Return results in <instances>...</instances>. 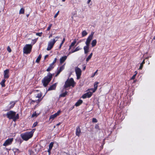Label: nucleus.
<instances>
[{
    "instance_id": "38",
    "label": "nucleus",
    "mask_w": 155,
    "mask_h": 155,
    "mask_svg": "<svg viewBox=\"0 0 155 155\" xmlns=\"http://www.w3.org/2000/svg\"><path fill=\"white\" fill-rule=\"evenodd\" d=\"M94 128L96 129H98V130L100 129L99 127V126L98 124H96V125L95 126Z\"/></svg>"
},
{
    "instance_id": "9",
    "label": "nucleus",
    "mask_w": 155,
    "mask_h": 155,
    "mask_svg": "<svg viewBox=\"0 0 155 155\" xmlns=\"http://www.w3.org/2000/svg\"><path fill=\"white\" fill-rule=\"evenodd\" d=\"M77 79H79L81 74V69L78 67H77L75 69Z\"/></svg>"
},
{
    "instance_id": "46",
    "label": "nucleus",
    "mask_w": 155,
    "mask_h": 155,
    "mask_svg": "<svg viewBox=\"0 0 155 155\" xmlns=\"http://www.w3.org/2000/svg\"><path fill=\"white\" fill-rule=\"evenodd\" d=\"M48 55H45L44 57V59H45L48 57Z\"/></svg>"
},
{
    "instance_id": "26",
    "label": "nucleus",
    "mask_w": 155,
    "mask_h": 155,
    "mask_svg": "<svg viewBox=\"0 0 155 155\" xmlns=\"http://www.w3.org/2000/svg\"><path fill=\"white\" fill-rule=\"evenodd\" d=\"M41 54H40L38 56V57L37 58L36 60V62L37 63H38L39 62V61L41 59Z\"/></svg>"
},
{
    "instance_id": "21",
    "label": "nucleus",
    "mask_w": 155,
    "mask_h": 155,
    "mask_svg": "<svg viewBox=\"0 0 155 155\" xmlns=\"http://www.w3.org/2000/svg\"><path fill=\"white\" fill-rule=\"evenodd\" d=\"M54 65L51 64L49 67L47 69L46 71H47L49 72L51 71L52 69L54 68Z\"/></svg>"
},
{
    "instance_id": "59",
    "label": "nucleus",
    "mask_w": 155,
    "mask_h": 155,
    "mask_svg": "<svg viewBox=\"0 0 155 155\" xmlns=\"http://www.w3.org/2000/svg\"><path fill=\"white\" fill-rule=\"evenodd\" d=\"M29 16V14H27V15H26V16H27V17H28V16Z\"/></svg>"
},
{
    "instance_id": "50",
    "label": "nucleus",
    "mask_w": 155,
    "mask_h": 155,
    "mask_svg": "<svg viewBox=\"0 0 155 155\" xmlns=\"http://www.w3.org/2000/svg\"><path fill=\"white\" fill-rule=\"evenodd\" d=\"M98 71V70H96V71L94 73V74L95 75L97 73V72Z\"/></svg>"
},
{
    "instance_id": "31",
    "label": "nucleus",
    "mask_w": 155,
    "mask_h": 155,
    "mask_svg": "<svg viewBox=\"0 0 155 155\" xmlns=\"http://www.w3.org/2000/svg\"><path fill=\"white\" fill-rule=\"evenodd\" d=\"M54 142H51L49 144V150H51L53 146Z\"/></svg>"
},
{
    "instance_id": "16",
    "label": "nucleus",
    "mask_w": 155,
    "mask_h": 155,
    "mask_svg": "<svg viewBox=\"0 0 155 155\" xmlns=\"http://www.w3.org/2000/svg\"><path fill=\"white\" fill-rule=\"evenodd\" d=\"M56 83H55L53 84L50 87L48 88V91L55 90L56 88Z\"/></svg>"
},
{
    "instance_id": "22",
    "label": "nucleus",
    "mask_w": 155,
    "mask_h": 155,
    "mask_svg": "<svg viewBox=\"0 0 155 155\" xmlns=\"http://www.w3.org/2000/svg\"><path fill=\"white\" fill-rule=\"evenodd\" d=\"M76 43V40L75 39L73 42L71 43V45L69 46V48L68 50H70L71 48L75 45Z\"/></svg>"
},
{
    "instance_id": "4",
    "label": "nucleus",
    "mask_w": 155,
    "mask_h": 155,
    "mask_svg": "<svg viewBox=\"0 0 155 155\" xmlns=\"http://www.w3.org/2000/svg\"><path fill=\"white\" fill-rule=\"evenodd\" d=\"M75 83L74 82L73 78H68L65 82L64 85L63 86L64 88H67L71 86L74 87L75 86Z\"/></svg>"
},
{
    "instance_id": "62",
    "label": "nucleus",
    "mask_w": 155,
    "mask_h": 155,
    "mask_svg": "<svg viewBox=\"0 0 155 155\" xmlns=\"http://www.w3.org/2000/svg\"><path fill=\"white\" fill-rule=\"evenodd\" d=\"M32 41H33V42H34V41H35V40L34 39V40H32Z\"/></svg>"
},
{
    "instance_id": "44",
    "label": "nucleus",
    "mask_w": 155,
    "mask_h": 155,
    "mask_svg": "<svg viewBox=\"0 0 155 155\" xmlns=\"http://www.w3.org/2000/svg\"><path fill=\"white\" fill-rule=\"evenodd\" d=\"M136 75L135 74H134V75L132 76V77L131 78V80H134V79L135 78V77L136 76Z\"/></svg>"
},
{
    "instance_id": "63",
    "label": "nucleus",
    "mask_w": 155,
    "mask_h": 155,
    "mask_svg": "<svg viewBox=\"0 0 155 155\" xmlns=\"http://www.w3.org/2000/svg\"><path fill=\"white\" fill-rule=\"evenodd\" d=\"M28 151H29V152H30V151H31V150H28Z\"/></svg>"
},
{
    "instance_id": "27",
    "label": "nucleus",
    "mask_w": 155,
    "mask_h": 155,
    "mask_svg": "<svg viewBox=\"0 0 155 155\" xmlns=\"http://www.w3.org/2000/svg\"><path fill=\"white\" fill-rule=\"evenodd\" d=\"M93 55L92 53H91L90 54V55L86 59V61L87 62L91 58L92 56Z\"/></svg>"
},
{
    "instance_id": "57",
    "label": "nucleus",
    "mask_w": 155,
    "mask_h": 155,
    "mask_svg": "<svg viewBox=\"0 0 155 155\" xmlns=\"http://www.w3.org/2000/svg\"><path fill=\"white\" fill-rule=\"evenodd\" d=\"M95 75L94 74H93L91 76V77H93Z\"/></svg>"
},
{
    "instance_id": "35",
    "label": "nucleus",
    "mask_w": 155,
    "mask_h": 155,
    "mask_svg": "<svg viewBox=\"0 0 155 155\" xmlns=\"http://www.w3.org/2000/svg\"><path fill=\"white\" fill-rule=\"evenodd\" d=\"M52 24H50L49 26L48 27V28L47 29V31H49L50 30L51 28V27H52Z\"/></svg>"
},
{
    "instance_id": "12",
    "label": "nucleus",
    "mask_w": 155,
    "mask_h": 155,
    "mask_svg": "<svg viewBox=\"0 0 155 155\" xmlns=\"http://www.w3.org/2000/svg\"><path fill=\"white\" fill-rule=\"evenodd\" d=\"M9 69H7L4 71V78L5 79H8L9 77Z\"/></svg>"
},
{
    "instance_id": "53",
    "label": "nucleus",
    "mask_w": 155,
    "mask_h": 155,
    "mask_svg": "<svg viewBox=\"0 0 155 155\" xmlns=\"http://www.w3.org/2000/svg\"><path fill=\"white\" fill-rule=\"evenodd\" d=\"M134 73H135V74H135L136 75L137 74V71H135Z\"/></svg>"
},
{
    "instance_id": "7",
    "label": "nucleus",
    "mask_w": 155,
    "mask_h": 155,
    "mask_svg": "<svg viewBox=\"0 0 155 155\" xmlns=\"http://www.w3.org/2000/svg\"><path fill=\"white\" fill-rule=\"evenodd\" d=\"M13 140L14 139L13 138L8 139L5 141L3 145L4 146L6 147L11 144L13 141Z\"/></svg>"
},
{
    "instance_id": "45",
    "label": "nucleus",
    "mask_w": 155,
    "mask_h": 155,
    "mask_svg": "<svg viewBox=\"0 0 155 155\" xmlns=\"http://www.w3.org/2000/svg\"><path fill=\"white\" fill-rule=\"evenodd\" d=\"M71 51L72 53H73L76 52L75 49L74 50H72Z\"/></svg>"
},
{
    "instance_id": "56",
    "label": "nucleus",
    "mask_w": 155,
    "mask_h": 155,
    "mask_svg": "<svg viewBox=\"0 0 155 155\" xmlns=\"http://www.w3.org/2000/svg\"><path fill=\"white\" fill-rule=\"evenodd\" d=\"M60 124H61V123H58V124H57L56 125H57V126H59V125Z\"/></svg>"
},
{
    "instance_id": "28",
    "label": "nucleus",
    "mask_w": 155,
    "mask_h": 155,
    "mask_svg": "<svg viewBox=\"0 0 155 155\" xmlns=\"http://www.w3.org/2000/svg\"><path fill=\"white\" fill-rule=\"evenodd\" d=\"M87 33L85 30H84L82 32V37H84L87 35Z\"/></svg>"
},
{
    "instance_id": "20",
    "label": "nucleus",
    "mask_w": 155,
    "mask_h": 155,
    "mask_svg": "<svg viewBox=\"0 0 155 155\" xmlns=\"http://www.w3.org/2000/svg\"><path fill=\"white\" fill-rule=\"evenodd\" d=\"M98 84V82H95L94 84V89H92L91 90L93 91V92H94L97 90V84Z\"/></svg>"
},
{
    "instance_id": "17",
    "label": "nucleus",
    "mask_w": 155,
    "mask_h": 155,
    "mask_svg": "<svg viewBox=\"0 0 155 155\" xmlns=\"http://www.w3.org/2000/svg\"><path fill=\"white\" fill-rule=\"evenodd\" d=\"M89 45H86L84 47V50L85 54H87L89 51Z\"/></svg>"
},
{
    "instance_id": "32",
    "label": "nucleus",
    "mask_w": 155,
    "mask_h": 155,
    "mask_svg": "<svg viewBox=\"0 0 155 155\" xmlns=\"http://www.w3.org/2000/svg\"><path fill=\"white\" fill-rule=\"evenodd\" d=\"M65 41V39L64 38L63 39L62 41V42L60 44V45L59 47V48H61L62 46V45L64 43Z\"/></svg>"
},
{
    "instance_id": "64",
    "label": "nucleus",
    "mask_w": 155,
    "mask_h": 155,
    "mask_svg": "<svg viewBox=\"0 0 155 155\" xmlns=\"http://www.w3.org/2000/svg\"><path fill=\"white\" fill-rule=\"evenodd\" d=\"M17 150H19L18 149H16Z\"/></svg>"
},
{
    "instance_id": "47",
    "label": "nucleus",
    "mask_w": 155,
    "mask_h": 155,
    "mask_svg": "<svg viewBox=\"0 0 155 155\" xmlns=\"http://www.w3.org/2000/svg\"><path fill=\"white\" fill-rule=\"evenodd\" d=\"M36 115V114H33L32 115V117H34Z\"/></svg>"
},
{
    "instance_id": "15",
    "label": "nucleus",
    "mask_w": 155,
    "mask_h": 155,
    "mask_svg": "<svg viewBox=\"0 0 155 155\" xmlns=\"http://www.w3.org/2000/svg\"><path fill=\"white\" fill-rule=\"evenodd\" d=\"M81 133L80 126H78L77 127L76 130V134L78 137H79L80 136V134Z\"/></svg>"
},
{
    "instance_id": "29",
    "label": "nucleus",
    "mask_w": 155,
    "mask_h": 155,
    "mask_svg": "<svg viewBox=\"0 0 155 155\" xmlns=\"http://www.w3.org/2000/svg\"><path fill=\"white\" fill-rule=\"evenodd\" d=\"M25 13V9L23 8H21L19 11V14H24Z\"/></svg>"
},
{
    "instance_id": "40",
    "label": "nucleus",
    "mask_w": 155,
    "mask_h": 155,
    "mask_svg": "<svg viewBox=\"0 0 155 155\" xmlns=\"http://www.w3.org/2000/svg\"><path fill=\"white\" fill-rule=\"evenodd\" d=\"M7 50L9 52H10L11 51V49L9 46L7 47Z\"/></svg>"
},
{
    "instance_id": "60",
    "label": "nucleus",
    "mask_w": 155,
    "mask_h": 155,
    "mask_svg": "<svg viewBox=\"0 0 155 155\" xmlns=\"http://www.w3.org/2000/svg\"><path fill=\"white\" fill-rule=\"evenodd\" d=\"M56 38H59V37H58V36H57L56 37H55Z\"/></svg>"
},
{
    "instance_id": "25",
    "label": "nucleus",
    "mask_w": 155,
    "mask_h": 155,
    "mask_svg": "<svg viewBox=\"0 0 155 155\" xmlns=\"http://www.w3.org/2000/svg\"><path fill=\"white\" fill-rule=\"evenodd\" d=\"M145 63V60L144 59L142 61V62L140 64V67L139 68V70H141L143 67V65Z\"/></svg>"
},
{
    "instance_id": "58",
    "label": "nucleus",
    "mask_w": 155,
    "mask_h": 155,
    "mask_svg": "<svg viewBox=\"0 0 155 155\" xmlns=\"http://www.w3.org/2000/svg\"><path fill=\"white\" fill-rule=\"evenodd\" d=\"M51 150H49V149H48V152H50V151H51Z\"/></svg>"
},
{
    "instance_id": "34",
    "label": "nucleus",
    "mask_w": 155,
    "mask_h": 155,
    "mask_svg": "<svg viewBox=\"0 0 155 155\" xmlns=\"http://www.w3.org/2000/svg\"><path fill=\"white\" fill-rule=\"evenodd\" d=\"M38 122L37 121L35 122L32 126V128H34L36 127L38 125Z\"/></svg>"
},
{
    "instance_id": "33",
    "label": "nucleus",
    "mask_w": 155,
    "mask_h": 155,
    "mask_svg": "<svg viewBox=\"0 0 155 155\" xmlns=\"http://www.w3.org/2000/svg\"><path fill=\"white\" fill-rule=\"evenodd\" d=\"M42 96V94L41 92L38 93L37 95L36 96V97L38 98H40Z\"/></svg>"
},
{
    "instance_id": "19",
    "label": "nucleus",
    "mask_w": 155,
    "mask_h": 155,
    "mask_svg": "<svg viewBox=\"0 0 155 155\" xmlns=\"http://www.w3.org/2000/svg\"><path fill=\"white\" fill-rule=\"evenodd\" d=\"M83 101L81 99L78 100L75 103V106L78 107L80 105L83 103Z\"/></svg>"
},
{
    "instance_id": "36",
    "label": "nucleus",
    "mask_w": 155,
    "mask_h": 155,
    "mask_svg": "<svg viewBox=\"0 0 155 155\" xmlns=\"http://www.w3.org/2000/svg\"><path fill=\"white\" fill-rule=\"evenodd\" d=\"M81 48L79 46H78L75 49V50L76 52V51H78L80 50H81Z\"/></svg>"
},
{
    "instance_id": "52",
    "label": "nucleus",
    "mask_w": 155,
    "mask_h": 155,
    "mask_svg": "<svg viewBox=\"0 0 155 155\" xmlns=\"http://www.w3.org/2000/svg\"><path fill=\"white\" fill-rule=\"evenodd\" d=\"M36 102V101H35V100H31V102H34V103H35V102Z\"/></svg>"
},
{
    "instance_id": "5",
    "label": "nucleus",
    "mask_w": 155,
    "mask_h": 155,
    "mask_svg": "<svg viewBox=\"0 0 155 155\" xmlns=\"http://www.w3.org/2000/svg\"><path fill=\"white\" fill-rule=\"evenodd\" d=\"M32 45L26 44L23 48V53L25 54H30L31 51Z\"/></svg>"
},
{
    "instance_id": "48",
    "label": "nucleus",
    "mask_w": 155,
    "mask_h": 155,
    "mask_svg": "<svg viewBox=\"0 0 155 155\" xmlns=\"http://www.w3.org/2000/svg\"><path fill=\"white\" fill-rule=\"evenodd\" d=\"M34 40H35V41H34L33 43V45H34V44H35L36 42L37 41V39H35Z\"/></svg>"
},
{
    "instance_id": "8",
    "label": "nucleus",
    "mask_w": 155,
    "mask_h": 155,
    "mask_svg": "<svg viewBox=\"0 0 155 155\" xmlns=\"http://www.w3.org/2000/svg\"><path fill=\"white\" fill-rule=\"evenodd\" d=\"M94 34V33L92 32L91 35L88 36L85 42L86 45L89 46L90 43L93 38Z\"/></svg>"
},
{
    "instance_id": "18",
    "label": "nucleus",
    "mask_w": 155,
    "mask_h": 155,
    "mask_svg": "<svg viewBox=\"0 0 155 155\" xmlns=\"http://www.w3.org/2000/svg\"><path fill=\"white\" fill-rule=\"evenodd\" d=\"M67 56H65L62 57L60 59V63L61 64L63 63L67 59Z\"/></svg>"
},
{
    "instance_id": "37",
    "label": "nucleus",
    "mask_w": 155,
    "mask_h": 155,
    "mask_svg": "<svg viewBox=\"0 0 155 155\" xmlns=\"http://www.w3.org/2000/svg\"><path fill=\"white\" fill-rule=\"evenodd\" d=\"M92 122L93 123H97V120L94 118H92Z\"/></svg>"
},
{
    "instance_id": "2",
    "label": "nucleus",
    "mask_w": 155,
    "mask_h": 155,
    "mask_svg": "<svg viewBox=\"0 0 155 155\" xmlns=\"http://www.w3.org/2000/svg\"><path fill=\"white\" fill-rule=\"evenodd\" d=\"M52 77V74L50 72L48 73L47 75L42 80V83L43 86L45 87L47 86L51 81Z\"/></svg>"
},
{
    "instance_id": "42",
    "label": "nucleus",
    "mask_w": 155,
    "mask_h": 155,
    "mask_svg": "<svg viewBox=\"0 0 155 155\" xmlns=\"http://www.w3.org/2000/svg\"><path fill=\"white\" fill-rule=\"evenodd\" d=\"M57 60V58H55L51 64H53V65H54V63H55L56 62Z\"/></svg>"
},
{
    "instance_id": "51",
    "label": "nucleus",
    "mask_w": 155,
    "mask_h": 155,
    "mask_svg": "<svg viewBox=\"0 0 155 155\" xmlns=\"http://www.w3.org/2000/svg\"><path fill=\"white\" fill-rule=\"evenodd\" d=\"M52 34H50L49 36V38H50L51 37H52Z\"/></svg>"
},
{
    "instance_id": "11",
    "label": "nucleus",
    "mask_w": 155,
    "mask_h": 155,
    "mask_svg": "<svg viewBox=\"0 0 155 155\" xmlns=\"http://www.w3.org/2000/svg\"><path fill=\"white\" fill-rule=\"evenodd\" d=\"M93 93L91 92H89L83 94L82 96V97L83 99H85L86 98H90L92 95Z\"/></svg>"
},
{
    "instance_id": "55",
    "label": "nucleus",
    "mask_w": 155,
    "mask_h": 155,
    "mask_svg": "<svg viewBox=\"0 0 155 155\" xmlns=\"http://www.w3.org/2000/svg\"><path fill=\"white\" fill-rule=\"evenodd\" d=\"M71 53H71V51H70L68 54V56Z\"/></svg>"
},
{
    "instance_id": "41",
    "label": "nucleus",
    "mask_w": 155,
    "mask_h": 155,
    "mask_svg": "<svg viewBox=\"0 0 155 155\" xmlns=\"http://www.w3.org/2000/svg\"><path fill=\"white\" fill-rule=\"evenodd\" d=\"M43 98V97L41 99H38L36 101V102L37 103H38L40 102L42 100Z\"/></svg>"
},
{
    "instance_id": "14",
    "label": "nucleus",
    "mask_w": 155,
    "mask_h": 155,
    "mask_svg": "<svg viewBox=\"0 0 155 155\" xmlns=\"http://www.w3.org/2000/svg\"><path fill=\"white\" fill-rule=\"evenodd\" d=\"M16 102V101H12L10 102L9 104L7 107L8 109V110H9L13 108Z\"/></svg>"
},
{
    "instance_id": "39",
    "label": "nucleus",
    "mask_w": 155,
    "mask_h": 155,
    "mask_svg": "<svg viewBox=\"0 0 155 155\" xmlns=\"http://www.w3.org/2000/svg\"><path fill=\"white\" fill-rule=\"evenodd\" d=\"M42 33V32L40 33H36V35L40 37L41 36Z\"/></svg>"
},
{
    "instance_id": "10",
    "label": "nucleus",
    "mask_w": 155,
    "mask_h": 155,
    "mask_svg": "<svg viewBox=\"0 0 155 155\" xmlns=\"http://www.w3.org/2000/svg\"><path fill=\"white\" fill-rule=\"evenodd\" d=\"M61 112V111L60 110L54 114L51 115L49 118V120H52V121L56 117L59 116Z\"/></svg>"
},
{
    "instance_id": "13",
    "label": "nucleus",
    "mask_w": 155,
    "mask_h": 155,
    "mask_svg": "<svg viewBox=\"0 0 155 155\" xmlns=\"http://www.w3.org/2000/svg\"><path fill=\"white\" fill-rule=\"evenodd\" d=\"M64 64L59 67V69L57 70V72L55 75V77H57L60 74V72L62 71L64 69Z\"/></svg>"
},
{
    "instance_id": "61",
    "label": "nucleus",
    "mask_w": 155,
    "mask_h": 155,
    "mask_svg": "<svg viewBox=\"0 0 155 155\" xmlns=\"http://www.w3.org/2000/svg\"><path fill=\"white\" fill-rule=\"evenodd\" d=\"M66 0H62V1L63 2H64Z\"/></svg>"
},
{
    "instance_id": "3",
    "label": "nucleus",
    "mask_w": 155,
    "mask_h": 155,
    "mask_svg": "<svg viewBox=\"0 0 155 155\" xmlns=\"http://www.w3.org/2000/svg\"><path fill=\"white\" fill-rule=\"evenodd\" d=\"M35 130V129H34L29 132H26L21 134V138L24 140H28L29 139L32 137Z\"/></svg>"
},
{
    "instance_id": "30",
    "label": "nucleus",
    "mask_w": 155,
    "mask_h": 155,
    "mask_svg": "<svg viewBox=\"0 0 155 155\" xmlns=\"http://www.w3.org/2000/svg\"><path fill=\"white\" fill-rule=\"evenodd\" d=\"M67 92L65 91V92L61 94L60 96L62 97H64L66 96V95L67 94Z\"/></svg>"
},
{
    "instance_id": "6",
    "label": "nucleus",
    "mask_w": 155,
    "mask_h": 155,
    "mask_svg": "<svg viewBox=\"0 0 155 155\" xmlns=\"http://www.w3.org/2000/svg\"><path fill=\"white\" fill-rule=\"evenodd\" d=\"M57 40L54 39L52 41H51L48 43L47 50L48 51L50 50L53 47L54 44L55 43Z\"/></svg>"
},
{
    "instance_id": "54",
    "label": "nucleus",
    "mask_w": 155,
    "mask_h": 155,
    "mask_svg": "<svg viewBox=\"0 0 155 155\" xmlns=\"http://www.w3.org/2000/svg\"><path fill=\"white\" fill-rule=\"evenodd\" d=\"M91 0H88L87 1V3L89 4L90 2L91 1Z\"/></svg>"
},
{
    "instance_id": "1",
    "label": "nucleus",
    "mask_w": 155,
    "mask_h": 155,
    "mask_svg": "<svg viewBox=\"0 0 155 155\" xmlns=\"http://www.w3.org/2000/svg\"><path fill=\"white\" fill-rule=\"evenodd\" d=\"M7 117L9 119H12L13 121H15L19 118V115L16 114V112L12 110H10L8 112L6 115Z\"/></svg>"
},
{
    "instance_id": "24",
    "label": "nucleus",
    "mask_w": 155,
    "mask_h": 155,
    "mask_svg": "<svg viewBox=\"0 0 155 155\" xmlns=\"http://www.w3.org/2000/svg\"><path fill=\"white\" fill-rule=\"evenodd\" d=\"M97 41L96 39L93 40L91 42V45L92 47H94L97 44Z\"/></svg>"
},
{
    "instance_id": "43",
    "label": "nucleus",
    "mask_w": 155,
    "mask_h": 155,
    "mask_svg": "<svg viewBox=\"0 0 155 155\" xmlns=\"http://www.w3.org/2000/svg\"><path fill=\"white\" fill-rule=\"evenodd\" d=\"M59 11H58L57 12L55 15H54V18H56L57 17V16L59 14Z\"/></svg>"
},
{
    "instance_id": "23",
    "label": "nucleus",
    "mask_w": 155,
    "mask_h": 155,
    "mask_svg": "<svg viewBox=\"0 0 155 155\" xmlns=\"http://www.w3.org/2000/svg\"><path fill=\"white\" fill-rule=\"evenodd\" d=\"M5 79H6L4 78V79L2 80V81L0 82V84L2 87H5V82L6 81V80Z\"/></svg>"
},
{
    "instance_id": "49",
    "label": "nucleus",
    "mask_w": 155,
    "mask_h": 155,
    "mask_svg": "<svg viewBox=\"0 0 155 155\" xmlns=\"http://www.w3.org/2000/svg\"><path fill=\"white\" fill-rule=\"evenodd\" d=\"M86 67L85 66H84L83 65V70H84L86 69Z\"/></svg>"
}]
</instances>
